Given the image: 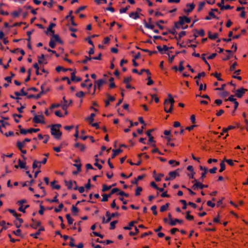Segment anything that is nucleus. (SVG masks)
Masks as SVG:
<instances>
[{"instance_id": "obj_38", "label": "nucleus", "mask_w": 248, "mask_h": 248, "mask_svg": "<svg viewBox=\"0 0 248 248\" xmlns=\"http://www.w3.org/2000/svg\"><path fill=\"white\" fill-rule=\"evenodd\" d=\"M69 242L68 243V245L71 247H74L75 246H76V245L75 244L74 242H75V240L72 237H70L69 238Z\"/></svg>"}, {"instance_id": "obj_37", "label": "nucleus", "mask_w": 248, "mask_h": 248, "mask_svg": "<svg viewBox=\"0 0 248 248\" xmlns=\"http://www.w3.org/2000/svg\"><path fill=\"white\" fill-rule=\"evenodd\" d=\"M37 164H40V161H37V160H34L33 164H32V168L33 169H35L37 167H39V168L41 167V165H39V166H38Z\"/></svg>"}, {"instance_id": "obj_30", "label": "nucleus", "mask_w": 248, "mask_h": 248, "mask_svg": "<svg viewBox=\"0 0 248 248\" xmlns=\"http://www.w3.org/2000/svg\"><path fill=\"white\" fill-rule=\"evenodd\" d=\"M137 223L136 221H132L129 222L128 226H125L124 227V230H131L132 226H134V223Z\"/></svg>"}, {"instance_id": "obj_43", "label": "nucleus", "mask_w": 248, "mask_h": 248, "mask_svg": "<svg viewBox=\"0 0 248 248\" xmlns=\"http://www.w3.org/2000/svg\"><path fill=\"white\" fill-rule=\"evenodd\" d=\"M103 198L101 200V201L103 202H107L108 201V198L110 197V195L107 194H103L102 195Z\"/></svg>"}, {"instance_id": "obj_62", "label": "nucleus", "mask_w": 248, "mask_h": 248, "mask_svg": "<svg viewBox=\"0 0 248 248\" xmlns=\"http://www.w3.org/2000/svg\"><path fill=\"white\" fill-rule=\"evenodd\" d=\"M212 75H213L215 77H216L217 79L218 80H219V81L223 80L222 78H221L220 77L219 74L217 72L212 74Z\"/></svg>"}, {"instance_id": "obj_13", "label": "nucleus", "mask_w": 248, "mask_h": 248, "mask_svg": "<svg viewBox=\"0 0 248 248\" xmlns=\"http://www.w3.org/2000/svg\"><path fill=\"white\" fill-rule=\"evenodd\" d=\"M55 26H56V24H55L54 23H50L47 29V31L46 32V34H47L48 32L50 31L52 33V35H53V34H54V30H53L52 29V28Z\"/></svg>"}, {"instance_id": "obj_20", "label": "nucleus", "mask_w": 248, "mask_h": 248, "mask_svg": "<svg viewBox=\"0 0 248 248\" xmlns=\"http://www.w3.org/2000/svg\"><path fill=\"white\" fill-rule=\"evenodd\" d=\"M95 82L97 83L98 88L100 89L103 84L107 83V81L104 79H99L95 81Z\"/></svg>"}, {"instance_id": "obj_1", "label": "nucleus", "mask_w": 248, "mask_h": 248, "mask_svg": "<svg viewBox=\"0 0 248 248\" xmlns=\"http://www.w3.org/2000/svg\"><path fill=\"white\" fill-rule=\"evenodd\" d=\"M51 134L57 140L60 139L62 135V132L59 129H55L54 127H51Z\"/></svg>"}, {"instance_id": "obj_40", "label": "nucleus", "mask_w": 248, "mask_h": 248, "mask_svg": "<svg viewBox=\"0 0 248 248\" xmlns=\"http://www.w3.org/2000/svg\"><path fill=\"white\" fill-rule=\"evenodd\" d=\"M202 182L199 180V182H198L199 189H202L205 187H208V186L207 185H203L202 183Z\"/></svg>"}, {"instance_id": "obj_16", "label": "nucleus", "mask_w": 248, "mask_h": 248, "mask_svg": "<svg viewBox=\"0 0 248 248\" xmlns=\"http://www.w3.org/2000/svg\"><path fill=\"white\" fill-rule=\"evenodd\" d=\"M217 18L218 19V18L217 17V16L215 15L214 12L212 11H210L209 12V16H207L205 17V19L207 20H209L211 19V18Z\"/></svg>"}, {"instance_id": "obj_42", "label": "nucleus", "mask_w": 248, "mask_h": 248, "mask_svg": "<svg viewBox=\"0 0 248 248\" xmlns=\"http://www.w3.org/2000/svg\"><path fill=\"white\" fill-rule=\"evenodd\" d=\"M194 31H195L200 36H203L205 35L204 31L203 29H201L200 31L195 29Z\"/></svg>"}, {"instance_id": "obj_10", "label": "nucleus", "mask_w": 248, "mask_h": 248, "mask_svg": "<svg viewBox=\"0 0 248 248\" xmlns=\"http://www.w3.org/2000/svg\"><path fill=\"white\" fill-rule=\"evenodd\" d=\"M247 91V89L242 87L236 91L235 95L238 98H241L242 97L243 94L245 93V92Z\"/></svg>"}, {"instance_id": "obj_53", "label": "nucleus", "mask_w": 248, "mask_h": 248, "mask_svg": "<svg viewBox=\"0 0 248 248\" xmlns=\"http://www.w3.org/2000/svg\"><path fill=\"white\" fill-rule=\"evenodd\" d=\"M180 202L183 204L182 207L183 209H186L187 207V203L186 200H181Z\"/></svg>"}, {"instance_id": "obj_59", "label": "nucleus", "mask_w": 248, "mask_h": 248, "mask_svg": "<svg viewBox=\"0 0 248 248\" xmlns=\"http://www.w3.org/2000/svg\"><path fill=\"white\" fill-rule=\"evenodd\" d=\"M132 80V78L131 76L125 78L124 80V83H128V82H130Z\"/></svg>"}, {"instance_id": "obj_46", "label": "nucleus", "mask_w": 248, "mask_h": 248, "mask_svg": "<svg viewBox=\"0 0 248 248\" xmlns=\"http://www.w3.org/2000/svg\"><path fill=\"white\" fill-rule=\"evenodd\" d=\"M111 188V186H107L106 184H103L102 186V191L105 192L109 189H110Z\"/></svg>"}, {"instance_id": "obj_28", "label": "nucleus", "mask_w": 248, "mask_h": 248, "mask_svg": "<svg viewBox=\"0 0 248 248\" xmlns=\"http://www.w3.org/2000/svg\"><path fill=\"white\" fill-rule=\"evenodd\" d=\"M129 16L134 19H137L139 18V14L137 12H132L129 14Z\"/></svg>"}, {"instance_id": "obj_26", "label": "nucleus", "mask_w": 248, "mask_h": 248, "mask_svg": "<svg viewBox=\"0 0 248 248\" xmlns=\"http://www.w3.org/2000/svg\"><path fill=\"white\" fill-rule=\"evenodd\" d=\"M64 183H65V184L66 186L67 187V188L68 189H71L72 188V186H73V181H71V180H69V181L65 180L64 181Z\"/></svg>"}, {"instance_id": "obj_22", "label": "nucleus", "mask_w": 248, "mask_h": 248, "mask_svg": "<svg viewBox=\"0 0 248 248\" xmlns=\"http://www.w3.org/2000/svg\"><path fill=\"white\" fill-rule=\"evenodd\" d=\"M53 37L54 38V41L55 42H57L58 43H59L60 44H63V41H62V40L60 38L58 34H53V35H52Z\"/></svg>"}, {"instance_id": "obj_21", "label": "nucleus", "mask_w": 248, "mask_h": 248, "mask_svg": "<svg viewBox=\"0 0 248 248\" xmlns=\"http://www.w3.org/2000/svg\"><path fill=\"white\" fill-rule=\"evenodd\" d=\"M164 104L165 106L164 110L165 111V112L167 113H171L172 111V108H171V107H170V108L169 109H167L166 108L167 105L168 104V99L165 100Z\"/></svg>"}, {"instance_id": "obj_25", "label": "nucleus", "mask_w": 248, "mask_h": 248, "mask_svg": "<svg viewBox=\"0 0 248 248\" xmlns=\"http://www.w3.org/2000/svg\"><path fill=\"white\" fill-rule=\"evenodd\" d=\"M95 116V114L94 113H92L89 117L86 118L85 120L86 121H89V124H91L94 120V117Z\"/></svg>"}, {"instance_id": "obj_8", "label": "nucleus", "mask_w": 248, "mask_h": 248, "mask_svg": "<svg viewBox=\"0 0 248 248\" xmlns=\"http://www.w3.org/2000/svg\"><path fill=\"white\" fill-rule=\"evenodd\" d=\"M200 169L201 170H203V172H202L201 174V176L199 178V180L203 182L204 178L206 177V174L207 173L208 170L207 168L203 167L202 166H200Z\"/></svg>"}, {"instance_id": "obj_34", "label": "nucleus", "mask_w": 248, "mask_h": 248, "mask_svg": "<svg viewBox=\"0 0 248 248\" xmlns=\"http://www.w3.org/2000/svg\"><path fill=\"white\" fill-rule=\"evenodd\" d=\"M112 217L111 216L107 217V218L106 219L104 217H102V223L106 224L108 223L111 219Z\"/></svg>"}, {"instance_id": "obj_31", "label": "nucleus", "mask_w": 248, "mask_h": 248, "mask_svg": "<svg viewBox=\"0 0 248 248\" xmlns=\"http://www.w3.org/2000/svg\"><path fill=\"white\" fill-rule=\"evenodd\" d=\"M65 217H66V219H67V222H68V224L71 225V224H73L74 219L71 217L70 215L66 214Z\"/></svg>"}, {"instance_id": "obj_44", "label": "nucleus", "mask_w": 248, "mask_h": 248, "mask_svg": "<svg viewBox=\"0 0 248 248\" xmlns=\"http://www.w3.org/2000/svg\"><path fill=\"white\" fill-rule=\"evenodd\" d=\"M49 46L52 48H54L56 46L55 41L52 38H51L50 40Z\"/></svg>"}, {"instance_id": "obj_15", "label": "nucleus", "mask_w": 248, "mask_h": 248, "mask_svg": "<svg viewBox=\"0 0 248 248\" xmlns=\"http://www.w3.org/2000/svg\"><path fill=\"white\" fill-rule=\"evenodd\" d=\"M74 147L76 148H79L81 152L84 151L86 149V146L83 144L77 142L74 144Z\"/></svg>"}, {"instance_id": "obj_27", "label": "nucleus", "mask_w": 248, "mask_h": 248, "mask_svg": "<svg viewBox=\"0 0 248 248\" xmlns=\"http://www.w3.org/2000/svg\"><path fill=\"white\" fill-rule=\"evenodd\" d=\"M168 97L169 98V99L168 100V104L170 103V107H171V108H172L173 104L175 102V101H174V99L172 98V97L170 94H168Z\"/></svg>"}, {"instance_id": "obj_45", "label": "nucleus", "mask_w": 248, "mask_h": 248, "mask_svg": "<svg viewBox=\"0 0 248 248\" xmlns=\"http://www.w3.org/2000/svg\"><path fill=\"white\" fill-rule=\"evenodd\" d=\"M118 222L117 220H114L110 222L109 229L110 230H113L115 228V225Z\"/></svg>"}, {"instance_id": "obj_9", "label": "nucleus", "mask_w": 248, "mask_h": 248, "mask_svg": "<svg viewBox=\"0 0 248 248\" xmlns=\"http://www.w3.org/2000/svg\"><path fill=\"white\" fill-rule=\"evenodd\" d=\"M148 21L149 23L146 22L145 19L143 20V24L144 25V26L147 29L153 30L155 27V26L153 24H151V23L152 22V18H149Z\"/></svg>"}, {"instance_id": "obj_60", "label": "nucleus", "mask_w": 248, "mask_h": 248, "mask_svg": "<svg viewBox=\"0 0 248 248\" xmlns=\"http://www.w3.org/2000/svg\"><path fill=\"white\" fill-rule=\"evenodd\" d=\"M168 32L173 35H175V36L177 34V32L175 29V28H172L171 29L169 30Z\"/></svg>"}, {"instance_id": "obj_6", "label": "nucleus", "mask_w": 248, "mask_h": 248, "mask_svg": "<svg viewBox=\"0 0 248 248\" xmlns=\"http://www.w3.org/2000/svg\"><path fill=\"white\" fill-rule=\"evenodd\" d=\"M31 140L30 139L26 138L22 142L17 141L16 142V146L18 149H21L25 145L26 142H30Z\"/></svg>"}, {"instance_id": "obj_19", "label": "nucleus", "mask_w": 248, "mask_h": 248, "mask_svg": "<svg viewBox=\"0 0 248 248\" xmlns=\"http://www.w3.org/2000/svg\"><path fill=\"white\" fill-rule=\"evenodd\" d=\"M183 221L177 218H175L174 220H171L169 221V223L170 226H175L177 222L181 223Z\"/></svg>"}, {"instance_id": "obj_18", "label": "nucleus", "mask_w": 248, "mask_h": 248, "mask_svg": "<svg viewBox=\"0 0 248 248\" xmlns=\"http://www.w3.org/2000/svg\"><path fill=\"white\" fill-rule=\"evenodd\" d=\"M112 152H113V154L111 155V158H114L119 153L122 152L123 150L121 149H116V150L113 149Z\"/></svg>"}, {"instance_id": "obj_11", "label": "nucleus", "mask_w": 248, "mask_h": 248, "mask_svg": "<svg viewBox=\"0 0 248 248\" xmlns=\"http://www.w3.org/2000/svg\"><path fill=\"white\" fill-rule=\"evenodd\" d=\"M81 78L79 77H77L76 76V71L71 73V80L72 81L78 82L81 80Z\"/></svg>"}, {"instance_id": "obj_51", "label": "nucleus", "mask_w": 248, "mask_h": 248, "mask_svg": "<svg viewBox=\"0 0 248 248\" xmlns=\"http://www.w3.org/2000/svg\"><path fill=\"white\" fill-rule=\"evenodd\" d=\"M130 8V6L129 5H127L124 8H121L120 9V13L121 14H122V13H125L126 12V11Z\"/></svg>"}, {"instance_id": "obj_61", "label": "nucleus", "mask_w": 248, "mask_h": 248, "mask_svg": "<svg viewBox=\"0 0 248 248\" xmlns=\"http://www.w3.org/2000/svg\"><path fill=\"white\" fill-rule=\"evenodd\" d=\"M45 210L44 207L42 205H40V210H39V214L42 215L44 214V211Z\"/></svg>"}, {"instance_id": "obj_50", "label": "nucleus", "mask_w": 248, "mask_h": 248, "mask_svg": "<svg viewBox=\"0 0 248 248\" xmlns=\"http://www.w3.org/2000/svg\"><path fill=\"white\" fill-rule=\"evenodd\" d=\"M148 137H149V142H151V143L153 142V143H152L151 144L152 146L155 147V141L154 140L153 137L152 136Z\"/></svg>"}, {"instance_id": "obj_39", "label": "nucleus", "mask_w": 248, "mask_h": 248, "mask_svg": "<svg viewBox=\"0 0 248 248\" xmlns=\"http://www.w3.org/2000/svg\"><path fill=\"white\" fill-rule=\"evenodd\" d=\"M220 169L219 170V171L220 172H222L223 170H225V162L224 160H223L220 163Z\"/></svg>"}, {"instance_id": "obj_5", "label": "nucleus", "mask_w": 248, "mask_h": 248, "mask_svg": "<svg viewBox=\"0 0 248 248\" xmlns=\"http://www.w3.org/2000/svg\"><path fill=\"white\" fill-rule=\"evenodd\" d=\"M44 84L41 85V91L40 92V93H39L37 95H34V94H32L28 95L27 96V98L29 99L32 98H34L35 99H39L41 97V95L43 94L44 93Z\"/></svg>"}, {"instance_id": "obj_57", "label": "nucleus", "mask_w": 248, "mask_h": 248, "mask_svg": "<svg viewBox=\"0 0 248 248\" xmlns=\"http://www.w3.org/2000/svg\"><path fill=\"white\" fill-rule=\"evenodd\" d=\"M223 160L224 162H226L230 166H233L234 165L233 161L232 159H224Z\"/></svg>"}, {"instance_id": "obj_52", "label": "nucleus", "mask_w": 248, "mask_h": 248, "mask_svg": "<svg viewBox=\"0 0 248 248\" xmlns=\"http://www.w3.org/2000/svg\"><path fill=\"white\" fill-rule=\"evenodd\" d=\"M74 166L77 168V170H78V171H81V164L80 163L77 164L75 163L73 164Z\"/></svg>"}, {"instance_id": "obj_7", "label": "nucleus", "mask_w": 248, "mask_h": 248, "mask_svg": "<svg viewBox=\"0 0 248 248\" xmlns=\"http://www.w3.org/2000/svg\"><path fill=\"white\" fill-rule=\"evenodd\" d=\"M62 100L63 101V104L62 106V109L64 110H67L68 107L72 103V100L70 99L69 100V103L68 104V101L65 99V97L63 96L62 98Z\"/></svg>"}, {"instance_id": "obj_29", "label": "nucleus", "mask_w": 248, "mask_h": 248, "mask_svg": "<svg viewBox=\"0 0 248 248\" xmlns=\"http://www.w3.org/2000/svg\"><path fill=\"white\" fill-rule=\"evenodd\" d=\"M165 21L163 20L160 19L158 21L155 22V25L160 29L163 30L164 29V27L160 25V23H164Z\"/></svg>"}, {"instance_id": "obj_2", "label": "nucleus", "mask_w": 248, "mask_h": 248, "mask_svg": "<svg viewBox=\"0 0 248 248\" xmlns=\"http://www.w3.org/2000/svg\"><path fill=\"white\" fill-rule=\"evenodd\" d=\"M44 117L43 115H37L35 114L33 118V122L35 123H41V124H45V122L44 120Z\"/></svg>"}, {"instance_id": "obj_4", "label": "nucleus", "mask_w": 248, "mask_h": 248, "mask_svg": "<svg viewBox=\"0 0 248 248\" xmlns=\"http://www.w3.org/2000/svg\"><path fill=\"white\" fill-rule=\"evenodd\" d=\"M40 130L39 128H31L28 129H21L20 133L23 135H26L27 133H31L32 132H37Z\"/></svg>"}, {"instance_id": "obj_23", "label": "nucleus", "mask_w": 248, "mask_h": 248, "mask_svg": "<svg viewBox=\"0 0 248 248\" xmlns=\"http://www.w3.org/2000/svg\"><path fill=\"white\" fill-rule=\"evenodd\" d=\"M208 37L212 40L216 39L217 38L218 34L217 33H215L214 34H211V32L209 31L208 32Z\"/></svg>"}, {"instance_id": "obj_24", "label": "nucleus", "mask_w": 248, "mask_h": 248, "mask_svg": "<svg viewBox=\"0 0 248 248\" xmlns=\"http://www.w3.org/2000/svg\"><path fill=\"white\" fill-rule=\"evenodd\" d=\"M169 175L171 179H174L176 176L179 175V173L176 171H170Z\"/></svg>"}, {"instance_id": "obj_14", "label": "nucleus", "mask_w": 248, "mask_h": 248, "mask_svg": "<svg viewBox=\"0 0 248 248\" xmlns=\"http://www.w3.org/2000/svg\"><path fill=\"white\" fill-rule=\"evenodd\" d=\"M31 221L34 223L31 224L30 226L33 229H36L38 227L41 225V222L40 221H36L34 218H32Z\"/></svg>"}, {"instance_id": "obj_32", "label": "nucleus", "mask_w": 248, "mask_h": 248, "mask_svg": "<svg viewBox=\"0 0 248 248\" xmlns=\"http://www.w3.org/2000/svg\"><path fill=\"white\" fill-rule=\"evenodd\" d=\"M71 211L73 215H76L79 210L75 205H73L71 208Z\"/></svg>"}, {"instance_id": "obj_63", "label": "nucleus", "mask_w": 248, "mask_h": 248, "mask_svg": "<svg viewBox=\"0 0 248 248\" xmlns=\"http://www.w3.org/2000/svg\"><path fill=\"white\" fill-rule=\"evenodd\" d=\"M156 205H153L151 207V210L153 211V214L155 215H156L157 214V212L156 211Z\"/></svg>"}, {"instance_id": "obj_47", "label": "nucleus", "mask_w": 248, "mask_h": 248, "mask_svg": "<svg viewBox=\"0 0 248 248\" xmlns=\"http://www.w3.org/2000/svg\"><path fill=\"white\" fill-rule=\"evenodd\" d=\"M142 190V188L141 186H138L135 192V195L139 196L140 194V192Z\"/></svg>"}, {"instance_id": "obj_35", "label": "nucleus", "mask_w": 248, "mask_h": 248, "mask_svg": "<svg viewBox=\"0 0 248 248\" xmlns=\"http://www.w3.org/2000/svg\"><path fill=\"white\" fill-rule=\"evenodd\" d=\"M56 181H53L51 182V186L53 189H59L61 188V186L59 185H55Z\"/></svg>"}, {"instance_id": "obj_12", "label": "nucleus", "mask_w": 248, "mask_h": 248, "mask_svg": "<svg viewBox=\"0 0 248 248\" xmlns=\"http://www.w3.org/2000/svg\"><path fill=\"white\" fill-rule=\"evenodd\" d=\"M186 6L189 7L188 9H185L184 12L185 13H189L193 11V10L195 8V5L193 3H187V4H186Z\"/></svg>"}, {"instance_id": "obj_56", "label": "nucleus", "mask_w": 248, "mask_h": 248, "mask_svg": "<svg viewBox=\"0 0 248 248\" xmlns=\"http://www.w3.org/2000/svg\"><path fill=\"white\" fill-rule=\"evenodd\" d=\"M85 95V93L83 91H80L77 93L76 95L79 98L83 97Z\"/></svg>"}, {"instance_id": "obj_64", "label": "nucleus", "mask_w": 248, "mask_h": 248, "mask_svg": "<svg viewBox=\"0 0 248 248\" xmlns=\"http://www.w3.org/2000/svg\"><path fill=\"white\" fill-rule=\"evenodd\" d=\"M0 123L1 124V127H5L6 125H9V123L8 122L4 121L3 120H0Z\"/></svg>"}, {"instance_id": "obj_58", "label": "nucleus", "mask_w": 248, "mask_h": 248, "mask_svg": "<svg viewBox=\"0 0 248 248\" xmlns=\"http://www.w3.org/2000/svg\"><path fill=\"white\" fill-rule=\"evenodd\" d=\"M119 191H120V189L118 188H113L111 190L110 192L109 193V194H108V195H110V197L111 195H112L113 194H114L117 192H118Z\"/></svg>"}, {"instance_id": "obj_55", "label": "nucleus", "mask_w": 248, "mask_h": 248, "mask_svg": "<svg viewBox=\"0 0 248 248\" xmlns=\"http://www.w3.org/2000/svg\"><path fill=\"white\" fill-rule=\"evenodd\" d=\"M205 75V73L204 72L199 73L197 76L195 77V79H200L202 77H204Z\"/></svg>"}, {"instance_id": "obj_36", "label": "nucleus", "mask_w": 248, "mask_h": 248, "mask_svg": "<svg viewBox=\"0 0 248 248\" xmlns=\"http://www.w3.org/2000/svg\"><path fill=\"white\" fill-rule=\"evenodd\" d=\"M169 206V203H167L166 204L161 206L160 208V212H164L165 211H166L167 209V208H168Z\"/></svg>"}, {"instance_id": "obj_33", "label": "nucleus", "mask_w": 248, "mask_h": 248, "mask_svg": "<svg viewBox=\"0 0 248 248\" xmlns=\"http://www.w3.org/2000/svg\"><path fill=\"white\" fill-rule=\"evenodd\" d=\"M186 34V32L185 31H181L179 34L178 37L177 36H175L174 38L176 39L177 40H180L183 36H185Z\"/></svg>"}, {"instance_id": "obj_3", "label": "nucleus", "mask_w": 248, "mask_h": 248, "mask_svg": "<svg viewBox=\"0 0 248 248\" xmlns=\"http://www.w3.org/2000/svg\"><path fill=\"white\" fill-rule=\"evenodd\" d=\"M179 23L181 26H183L185 23H189L191 21V19L185 16H181L179 17Z\"/></svg>"}, {"instance_id": "obj_48", "label": "nucleus", "mask_w": 248, "mask_h": 248, "mask_svg": "<svg viewBox=\"0 0 248 248\" xmlns=\"http://www.w3.org/2000/svg\"><path fill=\"white\" fill-rule=\"evenodd\" d=\"M92 59H93L92 57H88V56H86L85 57V59L82 60L81 62H82V63H83L84 64H86L89 61H90Z\"/></svg>"}, {"instance_id": "obj_49", "label": "nucleus", "mask_w": 248, "mask_h": 248, "mask_svg": "<svg viewBox=\"0 0 248 248\" xmlns=\"http://www.w3.org/2000/svg\"><path fill=\"white\" fill-rule=\"evenodd\" d=\"M63 207V204L62 203L60 204L59 205L58 208H55V212L57 213L60 212Z\"/></svg>"}, {"instance_id": "obj_54", "label": "nucleus", "mask_w": 248, "mask_h": 248, "mask_svg": "<svg viewBox=\"0 0 248 248\" xmlns=\"http://www.w3.org/2000/svg\"><path fill=\"white\" fill-rule=\"evenodd\" d=\"M163 174L159 173L157 176L155 177V179L156 182H159L161 180V177L163 176Z\"/></svg>"}, {"instance_id": "obj_41", "label": "nucleus", "mask_w": 248, "mask_h": 248, "mask_svg": "<svg viewBox=\"0 0 248 248\" xmlns=\"http://www.w3.org/2000/svg\"><path fill=\"white\" fill-rule=\"evenodd\" d=\"M205 1L200 2L198 5V12L201 11L202 10V9L203 8V6L205 5Z\"/></svg>"}, {"instance_id": "obj_17", "label": "nucleus", "mask_w": 248, "mask_h": 248, "mask_svg": "<svg viewBox=\"0 0 248 248\" xmlns=\"http://www.w3.org/2000/svg\"><path fill=\"white\" fill-rule=\"evenodd\" d=\"M18 166L21 169H27L28 167L26 166V161H21L20 159L18 160Z\"/></svg>"}]
</instances>
